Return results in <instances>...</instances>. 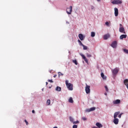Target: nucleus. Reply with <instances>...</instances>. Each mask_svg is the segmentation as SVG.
I'll use <instances>...</instances> for the list:
<instances>
[{"label": "nucleus", "instance_id": "19", "mask_svg": "<svg viewBox=\"0 0 128 128\" xmlns=\"http://www.w3.org/2000/svg\"><path fill=\"white\" fill-rule=\"evenodd\" d=\"M56 90H57V92H60V90H62V88L58 86L56 88Z\"/></svg>", "mask_w": 128, "mask_h": 128}, {"label": "nucleus", "instance_id": "21", "mask_svg": "<svg viewBox=\"0 0 128 128\" xmlns=\"http://www.w3.org/2000/svg\"><path fill=\"white\" fill-rule=\"evenodd\" d=\"M91 36L92 38H94V36H96V33L94 32H91Z\"/></svg>", "mask_w": 128, "mask_h": 128}, {"label": "nucleus", "instance_id": "27", "mask_svg": "<svg viewBox=\"0 0 128 128\" xmlns=\"http://www.w3.org/2000/svg\"><path fill=\"white\" fill-rule=\"evenodd\" d=\"M73 124H80V122H78V120L73 122Z\"/></svg>", "mask_w": 128, "mask_h": 128}, {"label": "nucleus", "instance_id": "44", "mask_svg": "<svg viewBox=\"0 0 128 128\" xmlns=\"http://www.w3.org/2000/svg\"><path fill=\"white\" fill-rule=\"evenodd\" d=\"M98 2H100V0H97Z\"/></svg>", "mask_w": 128, "mask_h": 128}, {"label": "nucleus", "instance_id": "23", "mask_svg": "<svg viewBox=\"0 0 128 128\" xmlns=\"http://www.w3.org/2000/svg\"><path fill=\"white\" fill-rule=\"evenodd\" d=\"M78 42L80 46H84V44H82V41H80V40H78Z\"/></svg>", "mask_w": 128, "mask_h": 128}, {"label": "nucleus", "instance_id": "4", "mask_svg": "<svg viewBox=\"0 0 128 128\" xmlns=\"http://www.w3.org/2000/svg\"><path fill=\"white\" fill-rule=\"evenodd\" d=\"M122 2L120 0H114L112 2V4H120Z\"/></svg>", "mask_w": 128, "mask_h": 128}, {"label": "nucleus", "instance_id": "12", "mask_svg": "<svg viewBox=\"0 0 128 128\" xmlns=\"http://www.w3.org/2000/svg\"><path fill=\"white\" fill-rule=\"evenodd\" d=\"M113 104H120V100H116L113 101Z\"/></svg>", "mask_w": 128, "mask_h": 128}, {"label": "nucleus", "instance_id": "15", "mask_svg": "<svg viewBox=\"0 0 128 128\" xmlns=\"http://www.w3.org/2000/svg\"><path fill=\"white\" fill-rule=\"evenodd\" d=\"M126 34H122L120 36V40H124V38H126Z\"/></svg>", "mask_w": 128, "mask_h": 128}, {"label": "nucleus", "instance_id": "34", "mask_svg": "<svg viewBox=\"0 0 128 128\" xmlns=\"http://www.w3.org/2000/svg\"><path fill=\"white\" fill-rule=\"evenodd\" d=\"M48 82H54V81H52V80H48Z\"/></svg>", "mask_w": 128, "mask_h": 128}, {"label": "nucleus", "instance_id": "6", "mask_svg": "<svg viewBox=\"0 0 128 128\" xmlns=\"http://www.w3.org/2000/svg\"><path fill=\"white\" fill-rule=\"evenodd\" d=\"M85 90L86 92V94H90V86L86 85Z\"/></svg>", "mask_w": 128, "mask_h": 128}, {"label": "nucleus", "instance_id": "32", "mask_svg": "<svg viewBox=\"0 0 128 128\" xmlns=\"http://www.w3.org/2000/svg\"><path fill=\"white\" fill-rule=\"evenodd\" d=\"M122 113L120 114L118 116V118H122Z\"/></svg>", "mask_w": 128, "mask_h": 128}, {"label": "nucleus", "instance_id": "10", "mask_svg": "<svg viewBox=\"0 0 128 128\" xmlns=\"http://www.w3.org/2000/svg\"><path fill=\"white\" fill-rule=\"evenodd\" d=\"M78 38L80 40H84L86 38L82 34H78Z\"/></svg>", "mask_w": 128, "mask_h": 128}, {"label": "nucleus", "instance_id": "29", "mask_svg": "<svg viewBox=\"0 0 128 128\" xmlns=\"http://www.w3.org/2000/svg\"><path fill=\"white\" fill-rule=\"evenodd\" d=\"M123 50H124V52H125L126 54H128V50L124 49Z\"/></svg>", "mask_w": 128, "mask_h": 128}, {"label": "nucleus", "instance_id": "9", "mask_svg": "<svg viewBox=\"0 0 128 128\" xmlns=\"http://www.w3.org/2000/svg\"><path fill=\"white\" fill-rule=\"evenodd\" d=\"M80 56H81L83 60H84V62L86 64L88 63V59H86V56H84V55L83 54H80Z\"/></svg>", "mask_w": 128, "mask_h": 128}, {"label": "nucleus", "instance_id": "28", "mask_svg": "<svg viewBox=\"0 0 128 128\" xmlns=\"http://www.w3.org/2000/svg\"><path fill=\"white\" fill-rule=\"evenodd\" d=\"M82 46H83V50H88V46H86L84 45Z\"/></svg>", "mask_w": 128, "mask_h": 128}, {"label": "nucleus", "instance_id": "38", "mask_svg": "<svg viewBox=\"0 0 128 128\" xmlns=\"http://www.w3.org/2000/svg\"><path fill=\"white\" fill-rule=\"evenodd\" d=\"M105 24H106V26H108V24H109V23L108 22H106Z\"/></svg>", "mask_w": 128, "mask_h": 128}, {"label": "nucleus", "instance_id": "1", "mask_svg": "<svg viewBox=\"0 0 128 128\" xmlns=\"http://www.w3.org/2000/svg\"><path fill=\"white\" fill-rule=\"evenodd\" d=\"M66 84L69 90H74V85L70 83H68V80H66Z\"/></svg>", "mask_w": 128, "mask_h": 128}, {"label": "nucleus", "instance_id": "14", "mask_svg": "<svg viewBox=\"0 0 128 128\" xmlns=\"http://www.w3.org/2000/svg\"><path fill=\"white\" fill-rule=\"evenodd\" d=\"M120 114V112H116L114 114V118H118V114Z\"/></svg>", "mask_w": 128, "mask_h": 128}, {"label": "nucleus", "instance_id": "5", "mask_svg": "<svg viewBox=\"0 0 128 128\" xmlns=\"http://www.w3.org/2000/svg\"><path fill=\"white\" fill-rule=\"evenodd\" d=\"M72 6H70L69 8L66 10V12L68 14H72Z\"/></svg>", "mask_w": 128, "mask_h": 128}, {"label": "nucleus", "instance_id": "7", "mask_svg": "<svg viewBox=\"0 0 128 128\" xmlns=\"http://www.w3.org/2000/svg\"><path fill=\"white\" fill-rule=\"evenodd\" d=\"M111 46L113 48H116V46H118V42L116 41H114L111 44Z\"/></svg>", "mask_w": 128, "mask_h": 128}, {"label": "nucleus", "instance_id": "35", "mask_svg": "<svg viewBox=\"0 0 128 128\" xmlns=\"http://www.w3.org/2000/svg\"><path fill=\"white\" fill-rule=\"evenodd\" d=\"M82 120H83L84 121H86V117H82Z\"/></svg>", "mask_w": 128, "mask_h": 128}, {"label": "nucleus", "instance_id": "3", "mask_svg": "<svg viewBox=\"0 0 128 128\" xmlns=\"http://www.w3.org/2000/svg\"><path fill=\"white\" fill-rule=\"evenodd\" d=\"M118 72H120V68H114L113 70H112V72L114 76L116 74H118Z\"/></svg>", "mask_w": 128, "mask_h": 128}, {"label": "nucleus", "instance_id": "26", "mask_svg": "<svg viewBox=\"0 0 128 128\" xmlns=\"http://www.w3.org/2000/svg\"><path fill=\"white\" fill-rule=\"evenodd\" d=\"M58 78H60V76H64V74H62V72H58Z\"/></svg>", "mask_w": 128, "mask_h": 128}, {"label": "nucleus", "instance_id": "37", "mask_svg": "<svg viewBox=\"0 0 128 128\" xmlns=\"http://www.w3.org/2000/svg\"><path fill=\"white\" fill-rule=\"evenodd\" d=\"M91 10H94V7L92 6H91Z\"/></svg>", "mask_w": 128, "mask_h": 128}, {"label": "nucleus", "instance_id": "39", "mask_svg": "<svg viewBox=\"0 0 128 128\" xmlns=\"http://www.w3.org/2000/svg\"><path fill=\"white\" fill-rule=\"evenodd\" d=\"M54 78H56V74L54 75Z\"/></svg>", "mask_w": 128, "mask_h": 128}, {"label": "nucleus", "instance_id": "20", "mask_svg": "<svg viewBox=\"0 0 128 128\" xmlns=\"http://www.w3.org/2000/svg\"><path fill=\"white\" fill-rule=\"evenodd\" d=\"M68 102L70 103V104H73L74 103V100H72V98L70 97L69 100H68Z\"/></svg>", "mask_w": 128, "mask_h": 128}, {"label": "nucleus", "instance_id": "43", "mask_svg": "<svg viewBox=\"0 0 128 128\" xmlns=\"http://www.w3.org/2000/svg\"><path fill=\"white\" fill-rule=\"evenodd\" d=\"M92 128H98L96 127V126H94V127H93Z\"/></svg>", "mask_w": 128, "mask_h": 128}, {"label": "nucleus", "instance_id": "18", "mask_svg": "<svg viewBox=\"0 0 128 128\" xmlns=\"http://www.w3.org/2000/svg\"><path fill=\"white\" fill-rule=\"evenodd\" d=\"M101 76L103 80H106V77L104 76V74L102 72L101 73Z\"/></svg>", "mask_w": 128, "mask_h": 128}, {"label": "nucleus", "instance_id": "31", "mask_svg": "<svg viewBox=\"0 0 128 128\" xmlns=\"http://www.w3.org/2000/svg\"><path fill=\"white\" fill-rule=\"evenodd\" d=\"M104 88H106V92H108V86H105Z\"/></svg>", "mask_w": 128, "mask_h": 128}, {"label": "nucleus", "instance_id": "41", "mask_svg": "<svg viewBox=\"0 0 128 128\" xmlns=\"http://www.w3.org/2000/svg\"><path fill=\"white\" fill-rule=\"evenodd\" d=\"M48 82H46V86H48Z\"/></svg>", "mask_w": 128, "mask_h": 128}, {"label": "nucleus", "instance_id": "42", "mask_svg": "<svg viewBox=\"0 0 128 128\" xmlns=\"http://www.w3.org/2000/svg\"><path fill=\"white\" fill-rule=\"evenodd\" d=\"M105 96H107L108 94L106 93H104Z\"/></svg>", "mask_w": 128, "mask_h": 128}, {"label": "nucleus", "instance_id": "16", "mask_svg": "<svg viewBox=\"0 0 128 128\" xmlns=\"http://www.w3.org/2000/svg\"><path fill=\"white\" fill-rule=\"evenodd\" d=\"M96 126H98V128H102V124L100 122H96Z\"/></svg>", "mask_w": 128, "mask_h": 128}, {"label": "nucleus", "instance_id": "11", "mask_svg": "<svg viewBox=\"0 0 128 128\" xmlns=\"http://www.w3.org/2000/svg\"><path fill=\"white\" fill-rule=\"evenodd\" d=\"M114 14L115 16H118V8H114Z\"/></svg>", "mask_w": 128, "mask_h": 128}, {"label": "nucleus", "instance_id": "36", "mask_svg": "<svg viewBox=\"0 0 128 128\" xmlns=\"http://www.w3.org/2000/svg\"><path fill=\"white\" fill-rule=\"evenodd\" d=\"M72 128H78V126L77 125H74L72 126Z\"/></svg>", "mask_w": 128, "mask_h": 128}, {"label": "nucleus", "instance_id": "40", "mask_svg": "<svg viewBox=\"0 0 128 128\" xmlns=\"http://www.w3.org/2000/svg\"><path fill=\"white\" fill-rule=\"evenodd\" d=\"M32 114H34V110H32Z\"/></svg>", "mask_w": 128, "mask_h": 128}, {"label": "nucleus", "instance_id": "25", "mask_svg": "<svg viewBox=\"0 0 128 128\" xmlns=\"http://www.w3.org/2000/svg\"><path fill=\"white\" fill-rule=\"evenodd\" d=\"M72 62L75 64L78 65V62L76 61V60H72Z\"/></svg>", "mask_w": 128, "mask_h": 128}, {"label": "nucleus", "instance_id": "30", "mask_svg": "<svg viewBox=\"0 0 128 128\" xmlns=\"http://www.w3.org/2000/svg\"><path fill=\"white\" fill-rule=\"evenodd\" d=\"M86 56L88 58H92V54H88V53H86Z\"/></svg>", "mask_w": 128, "mask_h": 128}, {"label": "nucleus", "instance_id": "2", "mask_svg": "<svg viewBox=\"0 0 128 128\" xmlns=\"http://www.w3.org/2000/svg\"><path fill=\"white\" fill-rule=\"evenodd\" d=\"M119 31L120 32H122V34H126L124 28V26H122V24H120Z\"/></svg>", "mask_w": 128, "mask_h": 128}, {"label": "nucleus", "instance_id": "24", "mask_svg": "<svg viewBox=\"0 0 128 128\" xmlns=\"http://www.w3.org/2000/svg\"><path fill=\"white\" fill-rule=\"evenodd\" d=\"M70 120L71 122H74V118L70 116Z\"/></svg>", "mask_w": 128, "mask_h": 128}, {"label": "nucleus", "instance_id": "13", "mask_svg": "<svg viewBox=\"0 0 128 128\" xmlns=\"http://www.w3.org/2000/svg\"><path fill=\"white\" fill-rule=\"evenodd\" d=\"M113 122L114 124H118V118H114Z\"/></svg>", "mask_w": 128, "mask_h": 128}, {"label": "nucleus", "instance_id": "8", "mask_svg": "<svg viewBox=\"0 0 128 128\" xmlns=\"http://www.w3.org/2000/svg\"><path fill=\"white\" fill-rule=\"evenodd\" d=\"M94 110H96V107H92L90 108H87L86 112H94Z\"/></svg>", "mask_w": 128, "mask_h": 128}, {"label": "nucleus", "instance_id": "33", "mask_svg": "<svg viewBox=\"0 0 128 128\" xmlns=\"http://www.w3.org/2000/svg\"><path fill=\"white\" fill-rule=\"evenodd\" d=\"M24 122L26 124V126H28V121L26 120H24Z\"/></svg>", "mask_w": 128, "mask_h": 128}, {"label": "nucleus", "instance_id": "45", "mask_svg": "<svg viewBox=\"0 0 128 128\" xmlns=\"http://www.w3.org/2000/svg\"><path fill=\"white\" fill-rule=\"evenodd\" d=\"M53 128H58L56 126L54 127Z\"/></svg>", "mask_w": 128, "mask_h": 128}, {"label": "nucleus", "instance_id": "22", "mask_svg": "<svg viewBox=\"0 0 128 128\" xmlns=\"http://www.w3.org/2000/svg\"><path fill=\"white\" fill-rule=\"evenodd\" d=\"M47 106H50V100H48L46 101Z\"/></svg>", "mask_w": 128, "mask_h": 128}, {"label": "nucleus", "instance_id": "17", "mask_svg": "<svg viewBox=\"0 0 128 128\" xmlns=\"http://www.w3.org/2000/svg\"><path fill=\"white\" fill-rule=\"evenodd\" d=\"M110 38V34H106L104 36V40H108Z\"/></svg>", "mask_w": 128, "mask_h": 128}, {"label": "nucleus", "instance_id": "46", "mask_svg": "<svg viewBox=\"0 0 128 128\" xmlns=\"http://www.w3.org/2000/svg\"><path fill=\"white\" fill-rule=\"evenodd\" d=\"M67 24H70V22H67Z\"/></svg>", "mask_w": 128, "mask_h": 128}]
</instances>
